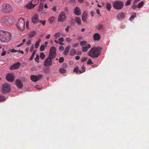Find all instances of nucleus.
<instances>
[{
	"label": "nucleus",
	"instance_id": "1",
	"mask_svg": "<svg viewBox=\"0 0 149 149\" xmlns=\"http://www.w3.org/2000/svg\"><path fill=\"white\" fill-rule=\"evenodd\" d=\"M56 48L52 47L50 50L48 57L46 58L44 62V65L46 66H51L52 65V60L54 59L56 56Z\"/></svg>",
	"mask_w": 149,
	"mask_h": 149
},
{
	"label": "nucleus",
	"instance_id": "2",
	"mask_svg": "<svg viewBox=\"0 0 149 149\" xmlns=\"http://www.w3.org/2000/svg\"><path fill=\"white\" fill-rule=\"evenodd\" d=\"M10 33L3 30L0 31V40L3 42H8L11 38Z\"/></svg>",
	"mask_w": 149,
	"mask_h": 149
},
{
	"label": "nucleus",
	"instance_id": "3",
	"mask_svg": "<svg viewBox=\"0 0 149 149\" xmlns=\"http://www.w3.org/2000/svg\"><path fill=\"white\" fill-rule=\"evenodd\" d=\"M102 48L100 47L92 48L88 53V55L93 58L98 57L100 55Z\"/></svg>",
	"mask_w": 149,
	"mask_h": 149
},
{
	"label": "nucleus",
	"instance_id": "4",
	"mask_svg": "<svg viewBox=\"0 0 149 149\" xmlns=\"http://www.w3.org/2000/svg\"><path fill=\"white\" fill-rule=\"evenodd\" d=\"M17 28L20 31H23L24 29L25 22L23 18H20L18 19L17 23L16 25Z\"/></svg>",
	"mask_w": 149,
	"mask_h": 149
},
{
	"label": "nucleus",
	"instance_id": "5",
	"mask_svg": "<svg viewBox=\"0 0 149 149\" xmlns=\"http://www.w3.org/2000/svg\"><path fill=\"white\" fill-rule=\"evenodd\" d=\"M14 20L13 17L7 16L3 17L2 20V22L7 26H10L13 24Z\"/></svg>",
	"mask_w": 149,
	"mask_h": 149
},
{
	"label": "nucleus",
	"instance_id": "6",
	"mask_svg": "<svg viewBox=\"0 0 149 149\" xmlns=\"http://www.w3.org/2000/svg\"><path fill=\"white\" fill-rule=\"evenodd\" d=\"M2 11L5 13H8L12 11L13 10V7L10 4L4 3L2 6Z\"/></svg>",
	"mask_w": 149,
	"mask_h": 149
},
{
	"label": "nucleus",
	"instance_id": "7",
	"mask_svg": "<svg viewBox=\"0 0 149 149\" xmlns=\"http://www.w3.org/2000/svg\"><path fill=\"white\" fill-rule=\"evenodd\" d=\"M113 6L116 9L120 10L123 8L124 4L122 1H116L113 3Z\"/></svg>",
	"mask_w": 149,
	"mask_h": 149
},
{
	"label": "nucleus",
	"instance_id": "8",
	"mask_svg": "<svg viewBox=\"0 0 149 149\" xmlns=\"http://www.w3.org/2000/svg\"><path fill=\"white\" fill-rule=\"evenodd\" d=\"M10 85L6 83L2 86L1 92L3 93H9L10 91Z\"/></svg>",
	"mask_w": 149,
	"mask_h": 149
},
{
	"label": "nucleus",
	"instance_id": "9",
	"mask_svg": "<svg viewBox=\"0 0 149 149\" xmlns=\"http://www.w3.org/2000/svg\"><path fill=\"white\" fill-rule=\"evenodd\" d=\"M39 2L38 0H32L28 4L26 5V7L28 9L33 8Z\"/></svg>",
	"mask_w": 149,
	"mask_h": 149
},
{
	"label": "nucleus",
	"instance_id": "10",
	"mask_svg": "<svg viewBox=\"0 0 149 149\" xmlns=\"http://www.w3.org/2000/svg\"><path fill=\"white\" fill-rule=\"evenodd\" d=\"M66 18V16L65 13L62 12L60 13L58 17V22H63Z\"/></svg>",
	"mask_w": 149,
	"mask_h": 149
},
{
	"label": "nucleus",
	"instance_id": "11",
	"mask_svg": "<svg viewBox=\"0 0 149 149\" xmlns=\"http://www.w3.org/2000/svg\"><path fill=\"white\" fill-rule=\"evenodd\" d=\"M21 65V63L18 62L12 65L10 68V70H14L15 69H17Z\"/></svg>",
	"mask_w": 149,
	"mask_h": 149
},
{
	"label": "nucleus",
	"instance_id": "12",
	"mask_svg": "<svg viewBox=\"0 0 149 149\" xmlns=\"http://www.w3.org/2000/svg\"><path fill=\"white\" fill-rule=\"evenodd\" d=\"M42 77V75L41 74L38 75L37 76L33 75L31 76V78L33 81L36 82L39 79H41Z\"/></svg>",
	"mask_w": 149,
	"mask_h": 149
},
{
	"label": "nucleus",
	"instance_id": "13",
	"mask_svg": "<svg viewBox=\"0 0 149 149\" xmlns=\"http://www.w3.org/2000/svg\"><path fill=\"white\" fill-rule=\"evenodd\" d=\"M6 79L9 81L12 82L14 81V77L13 75L10 74H9L6 76Z\"/></svg>",
	"mask_w": 149,
	"mask_h": 149
},
{
	"label": "nucleus",
	"instance_id": "14",
	"mask_svg": "<svg viewBox=\"0 0 149 149\" xmlns=\"http://www.w3.org/2000/svg\"><path fill=\"white\" fill-rule=\"evenodd\" d=\"M125 13H119L117 15V18L119 20H122L125 18Z\"/></svg>",
	"mask_w": 149,
	"mask_h": 149
},
{
	"label": "nucleus",
	"instance_id": "15",
	"mask_svg": "<svg viewBox=\"0 0 149 149\" xmlns=\"http://www.w3.org/2000/svg\"><path fill=\"white\" fill-rule=\"evenodd\" d=\"M16 85L17 86L18 88L19 89L22 88L23 87V84L21 81L19 79H18L16 82Z\"/></svg>",
	"mask_w": 149,
	"mask_h": 149
},
{
	"label": "nucleus",
	"instance_id": "16",
	"mask_svg": "<svg viewBox=\"0 0 149 149\" xmlns=\"http://www.w3.org/2000/svg\"><path fill=\"white\" fill-rule=\"evenodd\" d=\"M31 21L34 24H35L39 22L38 15L37 14L34 15L32 17Z\"/></svg>",
	"mask_w": 149,
	"mask_h": 149
},
{
	"label": "nucleus",
	"instance_id": "17",
	"mask_svg": "<svg viewBox=\"0 0 149 149\" xmlns=\"http://www.w3.org/2000/svg\"><path fill=\"white\" fill-rule=\"evenodd\" d=\"M74 13L76 15L79 16L81 15V10L78 7H76L74 10Z\"/></svg>",
	"mask_w": 149,
	"mask_h": 149
},
{
	"label": "nucleus",
	"instance_id": "18",
	"mask_svg": "<svg viewBox=\"0 0 149 149\" xmlns=\"http://www.w3.org/2000/svg\"><path fill=\"white\" fill-rule=\"evenodd\" d=\"M100 38V36L98 33H96L93 35V39L95 41H98Z\"/></svg>",
	"mask_w": 149,
	"mask_h": 149
},
{
	"label": "nucleus",
	"instance_id": "19",
	"mask_svg": "<svg viewBox=\"0 0 149 149\" xmlns=\"http://www.w3.org/2000/svg\"><path fill=\"white\" fill-rule=\"evenodd\" d=\"M87 17V14L85 12L83 13L82 16V21L85 23L86 20V19Z\"/></svg>",
	"mask_w": 149,
	"mask_h": 149
},
{
	"label": "nucleus",
	"instance_id": "20",
	"mask_svg": "<svg viewBox=\"0 0 149 149\" xmlns=\"http://www.w3.org/2000/svg\"><path fill=\"white\" fill-rule=\"evenodd\" d=\"M70 48V46L69 45H68L65 48V51L63 52V54L65 55H67L68 54Z\"/></svg>",
	"mask_w": 149,
	"mask_h": 149
},
{
	"label": "nucleus",
	"instance_id": "21",
	"mask_svg": "<svg viewBox=\"0 0 149 149\" xmlns=\"http://www.w3.org/2000/svg\"><path fill=\"white\" fill-rule=\"evenodd\" d=\"M106 7L107 10L108 11H110L112 7L111 4L109 3H106Z\"/></svg>",
	"mask_w": 149,
	"mask_h": 149
},
{
	"label": "nucleus",
	"instance_id": "22",
	"mask_svg": "<svg viewBox=\"0 0 149 149\" xmlns=\"http://www.w3.org/2000/svg\"><path fill=\"white\" fill-rule=\"evenodd\" d=\"M48 20L49 22L51 24L53 23L55 21V19L54 17L52 16L49 17V18Z\"/></svg>",
	"mask_w": 149,
	"mask_h": 149
},
{
	"label": "nucleus",
	"instance_id": "23",
	"mask_svg": "<svg viewBox=\"0 0 149 149\" xmlns=\"http://www.w3.org/2000/svg\"><path fill=\"white\" fill-rule=\"evenodd\" d=\"M76 53V51L74 49H71L70 51L69 55L71 56H73Z\"/></svg>",
	"mask_w": 149,
	"mask_h": 149
},
{
	"label": "nucleus",
	"instance_id": "24",
	"mask_svg": "<svg viewBox=\"0 0 149 149\" xmlns=\"http://www.w3.org/2000/svg\"><path fill=\"white\" fill-rule=\"evenodd\" d=\"M41 41V40L39 39L36 42L35 44V47L37 49L38 48L40 45V42Z\"/></svg>",
	"mask_w": 149,
	"mask_h": 149
},
{
	"label": "nucleus",
	"instance_id": "25",
	"mask_svg": "<svg viewBox=\"0 0 149 149\" xmlns=\"http://www.w3.org/2000/svg\"><path fill=\"white\" fill-rule=\"evenodd\" d=\"M75 21L79 25H81V19L79 17H76L75 18Z\"/></svg>",
	"mask_w": 149,
	"mask_h": 149
},
{
	"label": "nucleus",
	"instance_id": "26",
	"mask_svg": "<svg viewBox=\"0 0 149 149\" xmlns=\"http://www.w3.org/2000/svg\"><path fill=\"white\" fill-rule=\"evenodd\" d=\"M136 13H133L132 15L130 16L129 18L130 20H133L134 19V17L136 16Z\"/></svg>",
	"mask_w": 149,
	"mask_h": 149
},
{
	"label": "nucleus",
	"instance_id": "27",
	"mask_svg": "<svg viewBox=\"0 0 149 149\" xmlns=\"http://www.w3.org/2000/svg\"><path fill=\"white\" fill-rule=\"evenodd\" d=\"M81 69V70H79V72L81 73L84 72L86 71V68L84 65L82 66Z\"/></svg>",
	"mask_w": 149,
	"mask_h": 149
},
{
	"label": "nucleus",
	"instance_id": "28",
	"mask_svg": "<svg viewBox=\"0 0 149 149\" xmlns=\"http://www.w3.org/2000/svg\"><path fill=\"white\" fill-rule=\"evenodd\" d=\"M36 50H35L33 52L32 55H31V57L29 59L30 60H31L33 59L36 53Z\"/></svg>",
	"mask_w": 149,
	"mask_h": 149
},
{
	"label": "nucleus",
	"instance_id": "29",
	"mask_svg": "<svg viewBox=\"0 0 149 149\" xmlns=\"http://www.w3.org/2000/svg\"><path fill=\"white\" fill-rule=\"evenodd\" d=\"M35 31H33L29 33V36L30 37H33L35 35Z\"/></svg>",
	"mask_w": 149,
	"mask_h": 149
},
{
	"label": "nucleus",
	"instance_id": "30",
	"mask_svg": "<svg viewBox=\"0 0 149 149\" xmlns=\"http://www.w3.org/2000/svg\"><path fill=\"white\" fill-rule=\"evenodd\" d=\"M40 57L42 59H43L45 57V55L43 52H41L40 54Z\"/></svg>",
	"mask_w": 149,
	"mask_h": 149
},
{
	"label": "nucleus",
	"instance_id": "31",
	"mask_svg": "<svg viewBox=\"0 0 149 149\" xmlns=\"http://www.w3.org/2000/svg\"><path fill=\"white\" fill-rule=\"evenodd\" d=\"M68 65L67 63H63L61 66L62 68L64 69L65 70L67 68V67Z\"/></svg>",
	"mask_w": 149,
	"mask_h": 149
},
{
	"label": "nucleus",
	"instance_id": "32",
	"mask_svg": "<svg viewBox=\"0 0 149 149\" xmlns=\"http://www.w3.org/2000/svg\"><path fill=\"white\" fill-rule=\"evenodd\" d=\"M132 0H128L125 3V6H127L130 5L131 3Z\"/></svg>",
	"mask_w": 149,
	"mask_h": 149
},
{
	"label": "nucleus",
	"instance_id": "33",
	"mask_svg": "<svg viewBox=\"0 0 149 149\" xmlns=\"http://www.w3.org/2000/svg\"><path fill=\"white\" fill-rule=\"evenodd\" d=\"M144 2L143 1H141L137 5V8H140L143 5Z\"/></svg>",
	"mask_w": 149,
	"mask_h": 149
},
{
	"label": "nucleus",
	"instance_id": "34",
	"mask_svg": "<svg viewBox=\"0 0 149 149\" xmlns=\"http://www.w3.org/2000/svg\"><path fill=\"white\" fill-rule=\"evenodd\" d=\"M66 71V70L62 68L59 69V71L61 73H64Z\"/></svg>",
	"mask_w": 149,
	"mask_h": 149
},
{
	"label": "nucleus",
	"instance_id": "35",
	"mask_svg": "<svg viewBox=\"0 0 149 149\" xmlns=\"http://www.w3.org/2000/svg\"><path fill=\"white\" fill-rule=\"evenodd\" d=\"M6 99V98L3 95H0V102L1 101L5 100Z\"/></svg>",
	"mask_w": 149,
	"mask_h": 149
},
{
	"label": "nucleus",
	"instance_id": "36",
	"mask_svg": "<svg viewBox=\"0 0 149 149\" xmlns=\"http://www.w3.org/2000/svg\"><path fill=\"white\" fill-rule=\"evenodd\" d=\"M82 48V51L83 52H86L88 50V47L85 46V47H83Z\"/></svg>",
	"mask_w": 149,
	"mask_h": 149
},
{
	"label": "nucleus",
	"instance_id": "37",
	"mask_svg": "<svg viewBox=\"0 0 149 149\" xmlns=\"http://www.w3.org/2000/svg\"><path fill=\"white\" fill-rule=\"evenodd\" d=\"M103 25L102 24H99L97 27V28L98 30H100L103 28Z\"/></svg>",
	"mask_w": 149,
	"mask_h": 149
},
{
	"label": "nucleus",
	"instance_id": "38",
	"mask_svg": "<svg viewBox=\"0 0 149 149\" xmlns=\"http://www.w3.org/2000/svg\"><path fill=\"white\" fill-rule=\"evenodd\" d=\"M39 55L36 54V57L35 58V59L36 61L38 63H39Z\"/></svg>",
	"mask_w": 149,
	"mask_h": 149
},
{
	"label": "nucleus",
	"instance_id": "39",
	"mask_svg": "<svg viewBox=\"0 0 149 149\" xmlns=\"http://www.w3.org/2000/svg\"><path fill=\"white\" fill-rule=\"evenodd\" d=\"M60 35H61L60 33L58 32V33H56V34H54V36L55 38H58V37H60Z\"/></svg>",
	"mask_w": 149,
	"mask_h": 149
},
{
	"label": "nucleus",
	"instance_id": "40",
	"mask_svg": "<svg viewBox=\"0 0 149 149\" xmlns=\"http://www.w3.org/2000/svg\"><path fill=\"white\" fill-rule=\"evenodd\" d=\"M64 61V58L63 57H61L59 59L58 62L60 63H62Z\"/></svg>",
	"mask_w": 149,
	"mask_h": 149
},
{
	"label": "nucleus",
	"instance_id": "41",
	"mask_svg": "<svg viewBox=\"0 0 149 149\" xmlns=\"http://www.w3.org/2000/svg\"><path fill=\"white\" fill-rule=\"evenodd\" d=\"M87 42L86 41H83L81 42L80 45L81 46H83L86 45Z\"/></svg>",
	"mask_w": 149,
	"mask_h": 149
},
{
	"label": "nucleus",
	"instance_id": "42",
	"mask_svg": "<svg viewBox=\"0 0 149 149\" xmlns=\"http://www.w3.org/2000/svg\"><path fill=\"white\" fill-rule=\"evenodd\" d=\"M78 66H76L75 67L74 69V71L76 73H77L78 72Z\"/></svg>",
	"mask_w": 149,
	"mask_h": 149
},
{
	"label": "nucleus",
	"instance_id": "43",
	"mask_svg": "<svg viewBox=\"0 0 149 149\" xmlns=\"http://www.w3.org/2000/svg\"><path fill=\"white\" fill-rule=\"evenodd\" d=\"M45 46L44 45H41L40 48V50L41 51H43L45 49Z\"/></svg>",
	"mask_w": 149,
	"mask_h": 149
},
{
	"label": "nucleus",
	"instance_id": "44",
	"mask_svg": "<svg viewBox=\"0 0 149 149\" xmlns=\"http://www.w3.org/2000/svg\"><path fill=\"white\" fill-rule=\"evenodd\" d=\"M64 39L63 37L61 38L58 39L59 42H63L64 41Z\"/></svg>",
	"mask_w": 149,
	"mask_h": 149
},
{
	"label": "nucleus",
	"instance_id": "45",
	"mask_svg": "<svg viewBox=\"0 0 149 149\" xmlns=\"http://www.w3.org/2000/svg\"><path fill=\"white\" fill-rule=\"evenodd\" d=\"M93 63L91 60H88L87 62V64L88 65H91L93 64Z\"/></svg>",
	"mask_w": 149,
	"mask_h": 149
},
{
	"label": "nucleus",
	"instance_id": "46",
	"mask_svg": "<svg viewBox=\"0 0 149 149\" xmlns=\"http://www.w3.org/2000/svg\"><path fill=\"white\" fill-rule=\"evenodd\" d=\"M34 48V45H33L31 46V47L30 49V52H32Z\"/></svg>",
	"mask_w": 149,
	"mask_h": 149
},
{
	"label": "nucleus",
	"instance_id": "47",
	"mask_svg": "<svg viewBox=\"0 0 149 149\" xmlns=\"http://www.w3.org/2000/svg\"><path fill=\"white\" fill-rule=\"evenodd\" d=\"M39 22L40 23H41L42 24V25L44 26V25H45L46 22V21L45 20H44L43 21H39Z\"/></svg>",
	"mask_w": 149,
	"mask_h": 149
},
{
	"label": "nucleus",
	"instance_id": "48",
	"mask_svg": "<svg viewBox=\"0 0 149 149\" xmlns=\"http://www.w3.org/2000/svg\"><path fill=\"white\" fill-rule=\"evenodd\" d=\"M88 58L87 57H85L84 58H83L81 61V62H83L85 61H86L87 60Z\"/></svg>",
	"mask_w": 149,
	"mask_h": 149
},
{
	"label": "nucleus",
	"instance_id": "49",
	"mask_svg": "<svg viewBox=\"0 0 149 149\" xmlns=\"http://www.w3.org/2000/svg\"><path fill=\"white\" fill-rule=\"evenodd\" d=\"M10 52H11L15 53L18 52V50L13 49H12L10 50Z\"/></svg>",
	"mask_w": 149,
	"mask_h": 149
},
{
	"label": "nucleus",
	"instance_id": "50",
	"mask_svg": "<svg viewBox=\"0 0 149 149\" xmlns=\"http://www.w3.org/2000/svg\"><path fill=\"white\" fill-rule=\"evenodd\" d=\"M137 8V6L135 4H134L132 6V8L134 9H136Z\"/></svg>",
	"mask_w": 149,
	"mask_h": 149
},
{
	"label": "nucleus",
	"instance_id": "51",
	"mask_svg": "<svg viewBox=\"0 0 149 149\" xmlns=\"http://www.w3.org/2000/svg\"><path fill=\"white\" fill-rule=\"evenodd\" d=\"M3 52L1 54V55L2 56H4L6 54V52L4 50V49H3Z\"/></svg>",
	"mask_w": 149,
	"mask_h": 149
},
{
	"label": "nucleus",
	"instance_id": "52",
	"mask_svg": "<svg viewBox=\"0 0 149 149\" xmlns=\"http://www.w3.org/2000/svg\"><path fill=\"white\" fill-rule=\"evenodd\" d=\"M66 40L67 42H70L71 41V40L70 38H66Z\"/></svg>",
	"mask_w": 149,
	"mask_h": 149
},
{
	"label": "nucleus",
	"instance_id": "53",
	"mask_svg": "<svg viewBox=\"0 0 149 149\" xmlns=\"http://www.w3.org/2000/svg\"><path fill=\"white\" fill-rule=\"evenodd\" d=\"M61 50V51H63L64 50V47L63 46H60L59 48V50Z\"/></svg>",
	"mask_w": 149,
	"mask_h": 149
},
{
	"label": "nucleus",
	"instance_id": "54",
	"mask_svg": "<svg viewBox=\"0 0 149 149\" xmlns=\"http://www.w3.org/2000/svg\"><path fill=\"white\" fill-rule=\"evenodd\" d=\"M31 44V41L29 40H28L26 42L27 46H28Z\"/></svg>",
	"mask_w": 149,
	"mask_h": 149
},
{
	"label": "nucleus",
	"instance_id": "55",
	"mask_svg": "<svg viewBox=\"0 0 149 149\" xmlns=\"http://www.w3.org/2000/svg\"><path fill=\"white\" fill-rule=\"evenodd\" d=\"M96 13L97 14L100 15H101L100 12V10L99 9H97L96 10Z\"/></svg>",
	"mask_w": 149,
	"mask_h": 149
},
{
	"label": "nucleus",
	"instance_id": "56",
	"mask_svg": "<svg viewBox=\"0 0 149 149\" xmlns=\"http://www.w3.org/2000/svg\"><path fill=\"white\" fill-rule=\"evenodd\" d=\"M69 29V26H67L66 27L65 29V30L66 32L68 31Z\"/></svg>",
	"mask_w": 149,
	"mask_h": 149
},
{
	"label": "nucleus",
	"instance_id": "57",
	"mask_svg": "<svg viewBox=\"0 0 149 149\" xmlns=\"http://www.w3.org/2000/svg\"><path fill=\"white\" fill-rule=\"evenodd\" d=\"M52 9L53 10L54 12H56V7L54 6V7Z\"/></svg>",
	"mask_w": 149,
	"mask_h": 149
},
{
	"label": "nucleus",
	"instance_id": "58",
	"mask_svg": "<svg viewBox=\"0 0 149 149\" xmlns=\"http://www.w3.org/2000/svg\"><path fill=\"white\" fill-rule=\"evenodd\" d=\"M24 44V43H22L21 44L17 45V47H21V46L23 45Z\"/></svg>",
	"mask_w": 149,
	"mask_h": 149
},
{
	"label": "nucleus",
	"instance_id": "59",
	"mask_svg": "<svg viewBox=\"0 0 149 149\" xmlns=\"http://www.w3.org/2000/svg\"><path fill=\"white\" fill-rule=\"evenodd\" d=\"M18 53H21L22 54H24V52L23 51L19 50L18 51Z\"/></svg>",
	"mask_w": 149,
	"mask_h": 149
},
{
	"label": "nucleus",
	"instance_id": "60",
	"mask_svg": "<svg viewBox=\"0 0 149 149\" xmlns=\"http://www.w3.org/2000/svg\"><path fill=\"white\" fill-rule=\"evenodd\" d=\"M29 22L27 21L26 23V26L27 28H29Z\"/></svg>",
	"mask_w": 149,
	"mask_h": 149
},
{
	"label": "nucleus",
	"instance_id": "61",
	"mask_svg": "<svg viewBox=\"0 0 149 149\" xmlns=\"http://www.w3.org/2000/svg\"><path fill=\"white\" fill-rule=\"evenodd\" d=\"M50 36V34H48L46 36V38L47 39H49Z\"/></svg>",
	"mask_w": 149,
	"mask_h": 149
},
{
	"label": "nucleus",
	"instance_id": "62",
	"mask_svg": "<svg viewBox=\"0 0 149 149\" xmlns=\"http://www.w3.org/2000/svg\"><path fill=\"white\" fill-rule=\"evenodd\" d=\"M80 58V56H77L75 57V58L76 60H79Z\"/></svg>",
	"mask_w": 149,
	"mask_h": 149
},
{
	"label": "nucleus",
	"instance_id": "63",
	"mask_svg": "<svg viewBox=\"0 0 149 149\" xmlns=\"http://www.w3.org/2000/svg\"><path fill=\"white\" fill-rule=\"evenodd\" d=\"M78 1L79 2L81 3H83L84 1V0H78Z\"/></svg>",
	"mask_w": 149,
	"mask_h": 149
},
{
	"label": "nucleus",
	"instance_id": "64",
	"mask_svg": "<svg viewBox=\"0 0 149 149\" xmlns=\"http://www.w3.org/2000/svg\"><path fill=\"white\" fill-rule=\"evenodd\" d=\"M86 47H88V49H89L91 47V45L90 44H88L87 45V46H86Z\"/></svg>",
	"mask_w": 149,
	"mask_h": 149
}]
</instances>
